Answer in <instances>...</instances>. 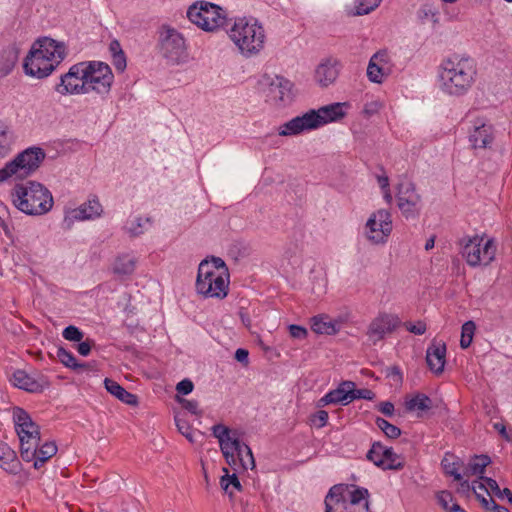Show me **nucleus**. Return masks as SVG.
Returning <instances> with one entry per match:
<instances>
[{"instance_id": "f257e3e1", "label": "nucleus", "mask_w": 512, "mask_h": 512, "mask_svg": "<svg viewBox=\"0 0 512 512\" xmlns=\"http://www.w3.org/2000/svg\"><path fill=\"white\" fill-rule=\"evenodd\" d=\"M477 74L473 59L454 55L442 60L438 68L440 89L449 95H464L473 85Z\"/></svg>"}, {"instance_id": "f03ea898", "label": "nucleus", "mask_w": 512, "mask_h": 512, "mask_svg": "<svg viewBox=\"0 0 512 512\" xmlns=\"http://www.w3.org/2000/svg\"><path fill=\"white\" fill-rule=\"evenodd\" d=\"M66 48L51 38L37 40L26 56L23 68L27 75L38 79L49 76L65 59Z\"/></svg>"}, {"instance_id": "7ed1b4c3", "label": "nucleus", "mask_w": 512, "mask_h": 512, "mask_svg": "<svg viewBox=\"0 0 512 512\" xmlns=\"http://www.w3.org/2000/svg\"><path fill=\"white\" fill-rule=\"evenodd\" d=\"M345 105L346 103H333L320 107L318 110H309L280 125L278 134L285 137L296 136L322 127L330 122L338 121L345 116L343 110Z\"/></svg>"}, {"instance_id": "20e7f679", "label": "nucleus", "mask_w": 512, "mask_h": 512, "mask_svg": "<svg viewBox=\"0 0 512 512\" xmlns=\"http://www.w3.org/2000/svg\"><path fill=\"white\" fill-rule=\"evenodd\" d=\"M212 434L218 439L221 452L233 470L255 468L252 450L248 445L241 442L240 433L237 430H231L222 424H216L212 427Z\"/></svg>"}, {"instance_id": "39448f33", "label": "nucleus", "mask_w": 512, "mask_h": 512, "mask_svg": "<svg viewBox=\"0 0 512 512\" xmlns=\"http://www.w3.org/2000/svg\"><path fill=\"white\" fill-rule=\"evenodd\" d=\"M11 196L15 207L27 215H44L54 203L51 192L35 181L17 184Z\"/></svg>"}, {"instance_id": "423d86ee", "label": "nucleus", "mask_w": 512, "mask_h": 512, "mask_svg": "<svg viewBox=\"0 0 512 512\" xmlns=\"http://www.w3.org/2000/svg\"><path fill=\"white\" fill-rule=\"evenodd\" d=\"M229 37L242 54L251 56L259 53L265 43V30L254 18H238L229 30Z\"/></svg>"}, {"instance_id": "0eeeda50", "label": "nucleus", "mask_w": 512, "mask_h": 512, "mask_svg": "<svg viewBox=\"0 0 512 512\" xmlns=\"http://www.w3.org/2000/svg\"><path fill=\"white\" fill-rule=\"evenodd\" d=\"M229 289V274L225 271L213 270L208 260L200 262L196 279V290L205 298L223 299Z\"/></svg>"}, {"instance_id": "6e6552de", "label": "nucleus", "mask_w": 512, "mask_h": 512, "mask_svg": "<svg viewBox=\"0 0 512 512\" xmlns=\"http://www.w3.org/2000/svg\"><path fill=\"white\" fill-rule=\"evenodd\" d=\"M13 419L19 437L21 457L24 461L31 462L35 458L36 448L40 443L39 427L21 408L14 409Z\"/></svg>"}, {"instance_id": "1a4fd4ad", "label": "nucleus", "mask_w": 512, "mask_h": 512, "mask_svg": "<svg viewBox=\"0 0 512 512\" xmlns=\"http://www.w3.org/2000/svg\"><path fill=\"white\" fill-rule=\"evenodd\" d=\"M45 158L41 148H28L19 153L12 161L0 169V182L9 179H24L34 173Z\"/></svg>"}, {"instance_id": "9d476101", "label": "nucleus", "mask_w": 512, "mask_h": 512, "mask_svg": "<svg viewBox=\"0 0 512 512\" xmlns=\"http://www.w3.org/2000/svg\"><path fill=\"white\" fill-rule=\"evenodd\" d=\"M188 19L205 31H215L227 24V12L214 3L198 1L187 10Z\"/></svg>"}, {"instance_id": "9b49d317", "label": "nucleus", "mask_w": 512, "mask_h": 512, "mask_svg": "<svg viewBox=\"0 0 512 512\" xmlns=\"http://www.w3.org/2000/svg\"><path fill=\"white\" fill-rule=\"evenodd\" d=\"M84 73L87 94L94 92L106 96L111 90L114 75L108 64L100 61L84 62Z\"/></svg>"}, {"instance_id": "f8f14e48", "label": "nucleus", "mask_w": 512, "mask_h": 512, "mask_svg": "<svg viewBox=\"0 0 512 512\" xmlns=\"http://www.w3.org/2000/svg\"><path fill=\"white\" fill-rule=\"evenodd\" d=\"M462 254L468 265L475 267L478 265L490 264L496 254V245L492 239H484L479 236L468 238L463 245Z\"/></svg>"}, {"instance_id": "ddd939ff", "label": "nucleus", "mask_w": 512, "mask_h": 512, "mask_svg": "<svg viewBox=\"0 0 512 512\" xmlns=\"http://www.w3.org/2000/svg\"><path fill=\"white\" fill-rule=\"evenodd\" d=\"M159 46L161 55L172 64H179L186 58L184 37L174 28H162Z\"/></svg>"}, {"instance_id": "4468645a", "label": "nucleus", "mask_w": 512, "mask_h": 512, "mask_svg": "<svg viewBox=\"0 0 512 512\" xmlns=\"http://www.w3.org/2000/svg\"><path fill=\"white\" fill-rule=\"evenodd\" d=\"M392 232V218L388 210L373 212L365 224L364 234L373 244H385Z\"/></svg>"}, {"instance_id": "2eb2a0df", "label": "nucleus", "mask_w": 512, "mask_h": 512, "mask_svg": "<svg viewBox=\"0 0 512 512\" xmlns=\"http://www.w3.org/2000/svg\"><path fill=\"white\" fill-rule=\"evenodd\" d=\"M266 101L278 108L285 107L292 102V83L282 76H266L263 79Z\"/></svg>"}, {"instance_id": "dca6fc26", "label": "nucleus", "mask_w": 512, "mask_h": 512, "mask_svg": "<svg viewBox=\"0 0 512 512\" xmlns=\"http://www.w3.org/2000/svg\"><path fill=\"white\" fill-rule=\"evenodd\" d=\"M84 67V62L71 66L68 72L60 77V82L56 84L55 91L60 95L87 94L86 81L83 77Z\"/></svg>"}, {"instance_id": "f3484780", "label": "nucleus", "mask_w": 512, "mask_h": 512, "mask_svg": "<svg viewBox=\"0 0 512 512\" xmlns=\"http://www.w3.org/2000/svg\"><path fill=\"white\" fill-rule=\"evenodd\" d=\"M398 207L406 218H415L420 211L421 196L414 183L410 181L399 184L397 193Z\"/></svg>"}, {"instance_id": "a211bd4d", "label": "nucleus", "mask_w": 512, "mask_h": 512, "mask_svg": "<svg viewBox=\"0 0 512 512\" xmlns=\"http://www.w3.org/2000/svg\"><path fill=\"white\" fill-rule=\"evenodd\" d=\"M102 212V205L98 198L94 196L79 207L67 210L63 219V226L65 229L69 230L76 221H86L98 218L101 216Z\"/></svg>"}, {"instance_id": "6ab92c4d", "label": "nucleus", "mask_w": 512, "mask_h": 512, "mask_svg": "<svg viewBox=\"0 0 512 512\" xmlns=\"http://www.w3.org/2000/svg\"><path fill=\"white\" fill-rule=\"evenodd\" d=\"M399 318L392 314L382 313L372 320L368 327L367 335L369 339L376 344L381 341L386 334L392 333L399 325Z\"/></svg>"}, {"instance_id": "aec40b11", "label": "nucleus", "mask_w": 512, "mask_h": 512, "mask_svg": "<svg viewBox=\"0 0 512 512\" xmlns=\"http://www.w3.org/2000/svg\"><path fill=\"white\" fill-rule=\"evenodd\" d=\"M340 62L335 58L322 60L315 70V81L321 87L333 84L339 76Z\"/></svg>"}, {"instance_id": "412c9836", "label": "nucleus", "mask_w": 512, "mask_h": 512, "mask_svg": "<svg viewBox=\"0 0 512 512\" xmlns=\"http://www.w3.org/2000/svg\"><path fill=\"white\" fill-rule=\"evenodd\" d=\"M352 387L355 383L352 381H343L339 386L325 394L320 400L318 406H326L328 404H342L347 405L351 403Z\"/></svg>"}, {"instance_id": "4be33fe9", "label": "nucleus", "mask_w": 512, "mask_h": 512, "mask_svg": "<svg viewBox=\"0 0 512 512\" xmlns=\"http://www.w3.org/2000/svg\"><path fill=\"white\" fill-rule=\"evenodd\" d=\"M469 141L473 148H486L493 141L492 125L482 120H477L469 135Z\"/></svg>"}, {"instance_id": "5701e85b", "label": "nucleus", "mask_w": 512, "mask_h": 512, "mask_svg": "<svg viewBox=\"0 0 512 512\" xmlns=\"http://www.w3.org/2000/svg\"><path fill=\"white\" fill-rule=\"evenodd\" d=\"M445 343L433 342L426 351V362L429 369L435 374H441L446 362Z\"/></svg>"}, {"instance_id": "b1692460", "label": "nucleus", "mask_w": 512, "mask_h": 512, "mask_svg": "<svg viewBox=\"0 0 512 512\" xmlns=\"http://www.w3.org/2000/svg\"><path fill=\"white\" fill-rule=\"evenodd\" d=\"M13 385L28 392L37 393L43 390L42 385L24 370H16L11 378Z\"/></svg>"}, {"instance_id": "393cba45", "label": "nucleus", "mask_w": 512, "mask_h": 512, "mask_svg": "<svg viewBox=\"0 0 512 512\" xmlns=\"http://www.w3.org/2000/svg\"><path fill=\"white\" fill-rule=\"evenodd\" d=\"M104 386L106 390L115 396L117 399L122 401L123 403L130 405V406H136L138 404V398L135 394H132L125 390L120 384H118L116 381L106 378L104 380Z\"/></svg>"}, {"instance_id": "a878e982", "label": "nucleus", "mask_w": 512, "mask_h": 512, "mask_svg": "<svg viewBox=\"0 0 512 512\" xmlns=\"http://www.w3.org/2000/svg\"><path fill=\"white\" fill-rule=\"evenodd\" d=\"M311 329L317 334L334 335L339 331V326L328 316L318 315L311 319Z\"/></svg>"}, {"instance_id": "bb28decb", "label": "nucleus", "mask_w": 512, "mask_h": 512, "mask_svg": "<svg viewBox=\"0 0 512 512\" xmlns=\"http://www.w3.org/2000/svg\"><path fill=\"white\" fill-rule=\"evenodd\" d=\"M491 463V458L488 455H474L468 462L465 470V476H483L485 468Z\"/></svg>"}, {"instance_id": "cd10ccee", "label": "nucleus", "mask_w": 512, "mask_h": 512, "mask_svg": "<svg viewBox=\"0 0 512 512\" xmlns=\"http://www.w3.org/2000/svg\"><path fill=\"white\" fill-rule=\"evenodd\" d=\"M18 49L13 45H9L0 53V72L7 75L14 68L18 60Z\"/></svg>"}, {"instance_id": "c85d7f7f", "label": "nucleus", "mask_w": 512, "mask_h": 512, "mask_svg": "<svg viewBox=\"0 0 512 512\" xmlns=\"http://www.w3.org/2000/svg\"><path fill=\"white\" fill-rule=\"evenodd\" d=\"M57 453V446L54 442H45L40 448H36L34 461V468L40 469L45 462L52 458Z\"/></svg>"}, {"instance_id": "c756f323", "label": "nucleus", "mask_w": 512, "mask_h": 512, "mask_svg": "<svg viewBox=\"0 0 512 512\" xmlns=\"http://www.w3.org/2000/svg\"><path fill=\"white\" fill-rule=\"evenodd\" d=\"M407 411H427L432 408V400L423 393H417L410 399L405 401Z\"/></svg>"}, {"instance_id": "7c9ffc66", "label": "nucleus", "mask_w": 512, "mask_h": 512, "mask_svg": "<svg viewBox=\"0 0 512 512\" xmlns=\"http://www.w3.org/2000/svg\"><path fill=\"white\" fill-rule=\"evenodd\" d=\"M136 261L134 257L122 255L117 257L113 265V272L118 275H130L134 272Z\"/></svg>"}, {"instance_id": "2f4dec72", "label": "nucleus", "mask_w": 512, "mask_h": 512, "mask_svg": "<svg viewBox=\"0 0 512 512\" xmlns=\"http://www.w3.org/2000/svg\"><path fill=\"white\" fill-rule=\"evenodd\" d=\"M384 453V464L382 465V469L384 470H401L404 465L405 461L404 458L400 455L396 454L393 450V448L385 447Z\"/></svg>"}, {"instance_id": "473e14b6", "label": "nucleus", "mask_w": 512, "mask_h": 512, "mask_svg": "<svg viewBox=\"0 0 512 512\" xmlns=\"http://www.w3.org/2000/svg\"><path fill=\"white\" fill-rule=\"evenodd\" d=\"M12 135L6 123L0 121V156H5L11 149Z\"/></svg>"}, {"instance_id": "72a5a7b5", "label": "nucleus", "mask_w": 512, "mask_h": 512, "mask_svg": "<svg viewBox=\"0 0 512 512\" xmlns=\"http://www.w3.org/2000/svg\"><path fill=\"white\" fill-rule=\"evenodd\" d=\"M150 218L135 217L134 219L127 222L125 230L130 236H139L144 233L145 224H150Z\"/></svg>"}, {"instance_id": "f704fd0d", "label": "nucleus", "mask_w": 512, "mask_h": 512, "mask_svg": "<svg viewBox=\"0 0 512 512\" xmlns=\"http://www.w3.org/2000/svg\"><path fill=\"white\" fill-rule=\"evenodd\" d=\"M56 356L59 359V361L68 368L77 370L79 368L85 367V364L77 363L74 355L70 351H67L66 349H64L63 347H59L57 349Z\"/></svg>"}, {"instance_id": "c9c22d12", "label": "nucleus", "mask_w": 512, "mask_h": 512, "mask_svg": "<svg viewBox=\"0 0 512 512\" xmlns=\"http://www.w3.org/2000/svg\"><path fill=\"white\" fill-rule=\"evenodd\" d=\"M389 69L383 68L376 65L374 62H370L367 67V77L373 83H382L385 76L389 74Z\"/></svg>"}, {"instance_id": "e433bc0d", "label": "nucleus", "mask_w": 512, "mask_h": 512, "mask_svg": "<svg viewBox=\"0 0 512 512\" xmlns=\"http://www.w3.org/2000/svg\"><path fill=\"white\" fill-rule=\"evenodd\" d=\"M348 493L349 495V507L350 508H358L361 510L362 505L360 506V502L362 500L367 501V497L369 495L368 490L366 488L358 487L354 489L353 491L346 490L345 494Z\"/></svg>"}, {"instance_id": "4c0bfd02", "label": "nucleus", "mask_w": 512, "mask_h": 512, "mask_svg": "<svg viewBox=\"0 0 512 512\" xmlns=\"http://www.w3.org/2000/svg\"><path fill=\"white\" fill-rule=\"evenodd\" d=\"M384 453L385 452V446L382 445L380 442H375L371 449L367 453L368 460L372 461L376 466L382 467L384 464Z\"/></svg>"}, {"instance_id": "58836bf2", "label": "nucleus", "mask_w": 512, "mask_h": 512, "mask_svg": "<svg viewBox=\"0 0 512 512\" xmlns=\"http://www.w3.org/2000/svg\"><path fill=\"white\" fill-rule=\"evenodd\" d=\"M475 328L476 327L473 321H467L462 325L460 339L461 348L466 349L471 345Z\"/></svg>"}, {"instance_id": "ea45409f", "label": "nucleus", "mask_w": 512, "mask_h": 512, "mask_svg": "<svg viewBox=\"0 0 512 512\" xmlns=\"http://www.w3.org/2000/svg\"><path fill=\"white\" fill-rule=\"evenodd\" d=\"M381 1L382 0H359L356 10L352 15L360 16L369 14L380 5Z\"/></svg>"}, {"instance_id": "a19ab883", "label": "nucleus", "mask_w": 512, "mask_h": 512, "mask_svg": "<svg viewBox=\"0 0 512 512\" xmlns=\"http://www.w3.org/2000/svg\"><path fill=\"white\" fill-rule=\"evenodd\" d=\"M441 464L444 469V472L447 475L452 476L455 481L462 480L463 475L459 473V464L457 462L450 461V459L446 456L443 458Z\"/></svg>"}, {"instance_id": "79ce46f5", "label": "nucleus", "mask_w": 512, "mask_h": 512, "mask_svg": "<svg viewBox=\"0 0 512 512\" xmlns=\"http://www.w3.org/2000/svg\"><path fill=\"white\" fill-rule=\"evenodd\" d=\"M417 15L422 22H425L426 20H432L434 24L438 23L437 11H435L434 8L430 5H423L418 10Z\"/></svg>"}, {"instance_id": "37998d69", "label": "nucleus", "mask_w": 512, "mask_h": 512, "mask_svg": "<svg viewBox=\"0 0 512 512\" xmlns=\"http://www.w3.org/2000/svg\"><path fill=\"white\" fill-rule=\"evenodd\" d=\"M175 423H176V426H177V429L178 431L191 443H194V438H193V433H192V429H191V426L189 425V423L176 416L175 417Z\"/></svg>"}, {"instance_id": "c03bdc74", "label": "nucleus", "mask_w": 512, "mask_h": 512, "mask_svg": "<svg viewBox=\"0 0 512 512\" xmlns=\"http://www.w3.org/2000/svg\"><path fill=\"white\" fill-rule=\"evenodd\" d=\"M62 336L68 341L80 342L84 334L78 327L70 325L63 330Z\"/></svg>"}, {"instance_id": "a18cd8bd", "label": "nucleus", "mask_w": 512, "mask_h": 512, "mask_svg": "<svg viewBox=\"0 0 512 512\" xmlns=\"http://www.w3.org/2000/svg\"><path fill=\"white\" fill-rule=\"evenodd\" d=\"M370 62H374L376 65L381 66L383 68L390 70V57L386 50H380L372 55L369 60Z\"/></svg>"}, {"instance_id": "49530a36", "label": "nucleus", "mask_w": 512, "mask_h": 512, "mask_svg": "<svg viewBox=\"0 0 512 512\" xmlns=\"http://www.w3.org/2000/svg\"><path fill=\"white\" fill-rule=\"evenodd\" d=\"M0 466L10 474H17L19 471V462L16 459V454L14 453V457L9 460L0 459Z\"/></svg>"}, {"instance_id": "de8ad7c7", "label": "nucleus", "mask_w": 512, "mask_h": 512, "mask_svg": "<svg viewBox=\"0 0 512 512\" xmlns=\"http://www.w3.org/2000/svg\"><path fill=\"white\" fill-rule=\"evenodd\" d=\"M350 395L351 402L356 399L372 400L375 397V394L372 390L367 388L356 389L355 387H352V393Z\"/></svg>"}, {"instance_id": "09e8293b", "label": "nucleus", "mask_w": 512, "mask_h": 512, "mask_svg": "<svg viewBox=\"0 0 512 512\" xmlns=\"http://www.w3.org/2000/svg\"><path fill=\"white\" fill-rule=\"evenodd\" d=\"M404 326L410 333L415 335H423L427 330L426 324L423 321H418L416 323L405 322Z\"/></svg>"}, {"instance_id": "8fccbe9b", "label": "nucleus", "mask_w": 512, "mask_h": 512, "mask_svg": "<svg viewBox=\"0 0 512 512\" xmlns=\"http://www.w3.org/2000/svg\"><path fill=\"white\" fill-rule=\"evenodd\" d=\"M177 400L179 403H181L183 408L188 410L190 413L195 415L201 414V412L199 411V404L196 400H187L180 397H177Z\"/></svg>"}, {"instance_id": "3c124183", "label": "nucleus", "mask_w": 512, "mask_h": 512, "mask_svg": "<svg viewBox=\"0 0 512 512\" xmlns=\"http://www.w3.org/2000/svg\"><path fill=\"white\" fill-rule=\"evenodd\" d=\"M381 107H382V104L379 101L373 100V101L367 102L364 105L363 113L365 114V116L371 117V116L377 114L380 111Z\"/></svg>"}, {"instance_id": "603ef678", "label": "nucleus", "mask_w": 512, "mask_h": 512, "mask_svg": "<svg viewBox=\"0 0 512 512\" xmlns=\"http://www.w3.org/2000/svg\"><path fill=\"white\" fill-rule=\"evenodd\" d=\"M437 500L439 502V504L445 509V510H448L450 512V508L452 505H450V503H452V500H453V497H452V494L448 491H441L437 494Z\"/></svg>"}, {"instance_id": "864d4df0", "label": "nucleus", "mask_w": 512, "mask_h": 512, "mask_svg": "<svg viewBox=\"0 0 512 512\" xmlns=\"http://www.w3.org/2000/svg\"><path fill=\"white\" fill-rule=\"evenodd\" d=\"M288 329L291 337L295 339H305L308 334L307 329L303 326L292 324L289 325Z\"/></svg>"}, {"instance_id": "5fc2aeb1", "label": "nucleus", "mask_w": 512, "mask_h": 512, "mask_svg": "<svg viewBox=\"0 0 512 512\" xmlns=\"http://www.w3.org/2000/svg\"><path fill=\"white\" fill-rule=\"evenodd\" d=\"M327 421L328 413L325 410L317 411L312 417L313 424L318 428L325 426Z\"/></svg>"}, {"instance_id": "6e6d98bb", "label": "nucleus", "mask_w": 512, "mask_h": 512, "mask_svg": "<svg viewBox=\"0 0 512 512\" xmlns=\"http://www.w3.org/2000/svg\"><path fill=\"white\" fill-rule=\"evenodd\" d=\"M194 385L193 382L189 379H183L176 386V391L178 394L187 395L193 391Z\"/></svg>"}, {"instance_id": "4d7b16f0", "label": "nucleus", "mask_w": 512, "mask_h": 512, "mask_svg": "<svg viewBox=\"0 0 512 512\" xmlns=\"http://www.w3.org/2000/svg\"><path fill=\"white\" fill-rule=\"evenodd\" d=\"M112 62L117 71L123 72L126 69V56L123 53L112 56Z\"/></svg>"}, {"instance_id": "13d9d810", "label": "nucleus", "mask_w": 512, "mask_h": 512, "mask_svg": "<svg viewBox=\"0 0 512 512\" xmlns=\"http://www.w3.org/2000/svg\"><path fill=\"white\" fill-rule=\"evenodd\" d=\"M480 479L485 482L486 487L488 486L497 497H502V490L496 480L484 476H481Z\"/></svg>"}, {"instance_id": "bf43d9fd", "label": "nucleus", "mask_w": 512, "mask_h": 512, "mask_svg": "<svg viewBox=\"0 0 512 512\" xmlns=\"http://www.w3.org/2000/svg\"><path fill=\"white\" fill-rule=\"evenodd\" d=\"M94 345V341L87 339L85 341H80L77 345V351L82 356H87L91 352V348Z\"/></svg>"}, {"instance_id": "052dcab7", "label": "nucleus", "mask_w": 512, "mask_h": 512, "mask_svg": "<svg viewBox=\"0 0 512 512\" xmlns=\"http://www.w3.org/2000/svg\"><path fill=\"white\" fill-rule=\"evenodd\" d=\"M476 497L480 501L482 507L487 511L493 510V506H496L497 504L492 498H486L480 493H476Z\"/></svg>"}, {"instance_id": "680f3d73", "label": "nucleus", "mask_w": 512, "mask_h": 512, "mask_svg": "<svg viewBox=\"0 0 512 512\" xmlns=\"http://www.w3.org/2000/svg\"><path fill=\"white\" fill-rule=\"evenodd\" d=\"M378 410L384 415L391 417L394 414V405L389 401L381 402L378 405Z\"/></svg>"}, {"instance_id": "e2e57ef3", "label": "nucleus", "mask_w": 512, "mask_h": 512, "mask_svg": "<svg viewBox=\"0 0 512 512\" xmlns=\"http://www.w3.org/2000/svg\"><path fill=\"white\" fill-rule=\"evenodd\" d=\"M14 457V451L5 443L0 441V459L9 460Z\"/></svg>"}, {"instance_id": "0e129e2a", "label": "nucleus", "mask_w": 512, "mask_h": 512, "mask_svg": "<svg viewBox=\"0 0 512 512\" xmlns=\"http://www.w3.org/2000/svg\"><path fill=\"white\" fill-rule=\"evenodd\" d=\"M383 433L388 438L395 439L400 436L401 430L397 426L390 423L389 426L383 431Z\"/></svg>"}, {"instance_id": "69168bd1", "label": "nucleus", "mask_w": 512, "mask_h": 512, "mask_svg": "<svg viewBox=\"0 0 512 512\" xmlns=\"http://www.w3.org/2000/svg\"><path fill=\"white\" fill-rule=\"evenodd\" d=\"M248 356H249L248 351L243 348H239L235 352V359L244 365L248 364Z\"/></svg>"}, {"instance_id": "338daca9", "label": "nucleus", "mask_w": 512, "mask_h": 512, "mask_svg": "<svg viewBox=\"0 0 512 512\" xmlns=\"http://www.w3.org/2000/svg\"><path fill=\"white\" fill-rule=\"evenodd\" d=\"M209 265L213 266V270L228 272L226 264L221 258L213 257L212 260L209 261Z\"/></svg>"}, {"instance_id": "774afa93", "label": "nucleus", "mask_w": 512, "mask_h": 512, "mask_svg": "<svg viewBox=\"0 0 512 512\" xmlns=\"http://www.w3.org/2000/svg\"><path fill=\"white\" fill-rule=\"evenodd\" d=\"M109 51L111 53V56L118 55L123 53L121 44L118 40H112L109 44Z\"/></svg>"}]
</instances>
